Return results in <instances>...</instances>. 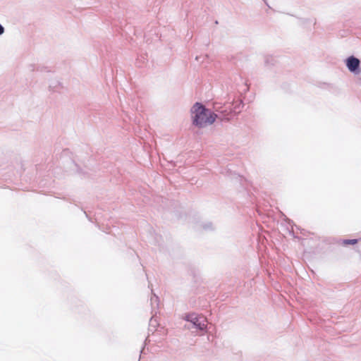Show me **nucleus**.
<instances>
[{
  "mask_svg": "<svg viewBox=\"0 0 361 361\" xmlns=\"http://www.w3.org/2000/svg\"><path fill=\"white\" fill-rule=\"evenodd\" d=\"M192 124L198 128L213 124L219 115L207 109L202 103L195 102L191 108Z\"/></svg>",
  "mask_w": 361,
  "mask_h": 361,
  "instance_id": "obj_1",
  "label": "nucleus"
},
{
  "mask_svg": "<svg viewBox=\"0 0 361 361\" xmlns=\"http://www.w3.org/2000/svg\"><path fill=\"white\" fill-rule=\"evenodd\" d=\"M243 106V102L239 100L232 104H225L224 106H215L214 109L219 111L220 119L229 121L241 111Z\"/></svg>",
  "mask_w": 361,
  "mask_h": 361,
  "instance_id": "obj_2",
  "label": "nucleus"
},
{
  "mask_svg": "<svg viewBox=\"0 0 361 361\" xmlns=\"http://www.w3.org/2000/svg\"><path fill=\"white\" fill-rule=\"evenodd\" d=\"M183 319L192 324V326L188 327V329H195L200 331L202 334L207 331V320L202 314L189 312L185 314Z\"/></svg>",
  "mask_w": 361,
  "mask_h": 361,
  "instance_id": "obj_3",
  "label": "nucleus"
},
{
  "mask_svg": "<svg viewBox=\"0 0 361 361\" xmlns=\"http://www.w3.org/2000/svg\"><path fill=\"white\" fill-rule=\"evenodd\" d=\"M345 65L349 71L354 74H359L361 71L360 61L354 56H350L345 59Z\"/></svg>",
  "mask_w": 361,
  "mask_h": 361,
  "instance_id": "obj_4",
  "label": "nucleus"
},
{
  "mask_svg": "<svg viewBox=\"0 0 361 361\" xmlns=\"http://www.w3.org/2000/svg\"><path fill=\"white\" fill-rule=\"evenodd\" d=\"M150 304L152 307V313H154L155 314H157V310L159 309V298L155 293H153V290H152Z\"/></svg>",
  "mask_w": 361,
  "mask_h": 361,
  "instance_id": "obj_5",
  "label": "nucleus"
},
{
  "mask_svg": "<svg viewBox=\"0 0 361 361\" xmlns=\"http://www.w3.org/2000/svg\"><path fill=\"white\" fill-rule=\"evenodd\" d=\"M156 314L154 313H152V317L150 318V320H149V331H154L156 327L158 326V322H157V320L155 317Z\"/></svg>",
  "mask_w": 361,
  "mask_h": 361,
  "instance_id": "obj_6",
  "label": "nucleus"
},
{
  "mask_svg": "<svg viewBox=\"0 0 361 361\" xmlns=\"http://www.w3.org/2000/svg\"><path fill=\"white\" fill-rule=\"evenodd\" d=\"M276 62V60L271 56H266L264 57V64L267 67L274 66Z\"/></svg>",
  "mask_w": 361,
  "mask_h": 361,
  "instance_id": "obj_7",
  "label": "nucleus"
},
{
  "mask_svg": "<svg viewBox=\"0 0 361 361\" xmlns=\"http://www.w3.org/2000/svg\"><path fill=\"white\" fill-rule=\"evenodd\" d=\"M202 228L206 231L214 230V226L212 222H207L202 224Z\"/></svg>",
  "mask_w": 361,
  "mask_h": 361,
  "instance_id": "obj_8",
  "label": "nucleus"
},
{
  "mask_svg": "<svg viewBox=\"0 0 361 361\" xmlns=\"http://www.w3.org/2000/svg\"><path fill=\"white\" fill-rule=\"evenodd\" d=\"M357 239H345L343 240V245H355L357 243Z\"/></svg>",
  "mask_w": 361,
  "mask_h": 361,
  "instance_id": "obj_9",
  "label": "nucleus"
},
{
  "mask_svg": "<svg viewBox=\"0 0 361 361\" xmlns=\"http://www.w3.org/2000/svg\"><path fill=\"white\" fill-rule=\"evenodd\" d=\"M75 167L78 169H77V172H78L79 174L82 173V170H81L80 169H79L78 166L77 164H75Z\"/></svg>",
  "mask_w": 361,
  "mask_h": 361,
  "instance_id": "obj_10",
  "label": "nucleus"
},
{
  "mask_svg": "<svg viewBox=\"0 0 361 361\" xmlns=\"http://www.w3.org/2000/svg\"><path fill=\"white\" fill-rule=\"evenodd\" d=\"M30 67L32 68H31V71H35V66H34V65H31V66H30Z\"/></svg>",
  "mask_w": 361,
  "mask_h": 361,
  "instance_id": "obj_11",
  "label": "nucleus"
},
{
  "mask_svg": "<svg viewBox=\"0 0 361 361\" xmlns=\"http://www.w3.org/2000/svg\"><path fill=\"white\" fill-rule=\"evenodd\" d=\"M199 58H200L199 56H196L195 59H196L197 61H199Z\"/></svg>",
  "mask_w": 361,
  "mask_h": 361,
  "instance_id": "obj_12",
  "label": "nucleus"
}]
</instances>
